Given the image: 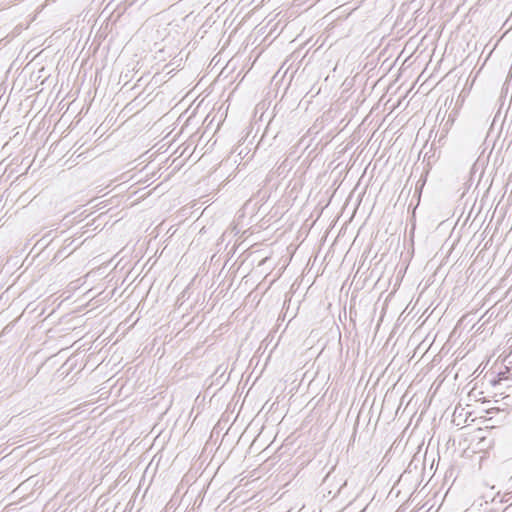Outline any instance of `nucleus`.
Instances as JSON below:
<instances>
[{"label":"nucleus","mask_w":512,"mask_h":512,"mask_svg":"<svg viewBox=\"0 0 512 512\" xmlns=\"http://www.w3.org/2000/svg\"><path fill=\"white\" fill-rule=\"evenodd\" d=\"M334 481H335V476L333 475L332 472H329L326 477L324 478V481H323V486L325 489H329L328 490V493L329 494H334V495H337L341 489L343 488V486L346 485V481L343 480L342 478L336 483V485L334 486Z\"/></svg>","instance_id":"f257e3e1"}]
</instances>
